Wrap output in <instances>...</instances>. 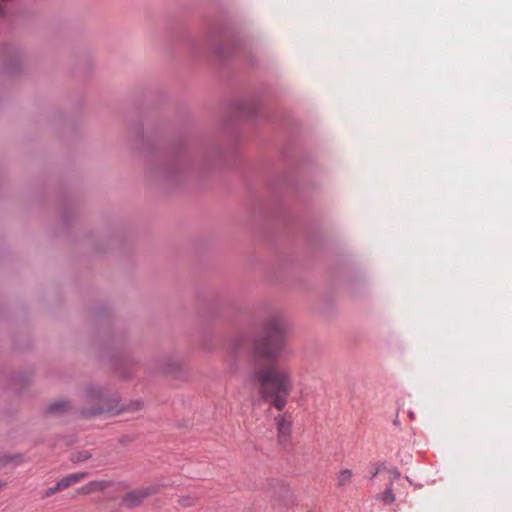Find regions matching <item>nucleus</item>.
I'll list each match as a JSON object with an SVG mask.
<instances>
[{
  "mask_svg": "<svg viewBox=\"0 0 512 512\" xmlns=\"http://www.w3.org/2000/svg\"><path fill=\"white\" fill-rule=\"evenodd\" d=\"M278 441L287 444L291 439L292 420L287 414H278L275 418Z\"/></svg>",
  "mask_w": 512,
  "mask_h": 512,
  "instance_id": "20e7f679",
  "label": "nucleus"
},
{
  "mask_svg": "<svg viewBox=\"0 0 512 512\" xmlns=\"http://www.w3.org/2000/svg\"><path fill=\"white\" fill-rule=\"evenodd\" d=\"M143 406V402L142 401H137L133 404V407L131 408L132 410H138L140 409L141 407Z\"/></svg>",
  "mask_w": 512,
  "mask_h": 512,
  "instance_id": "ddd939ff",
  "label": "nucleus"
},
{
  "mask_svg": "<svg viewBox=\"0 0 512 512\" xmlns=\"http://www.w3.org/2000/svg\"><path fill=\"white\" fill-rule=\"evenodd\" d=\"M86 400L96 405L90 411L87 412L88 415H96L105 411H109L113 408L110 404L109 395L103 391L101 388H90L86 391Z\"/></svg>",
  "mask_w": 512,
  "mask_h": 512,
  "instance_id": "7ed1b4c3",
  "label": "nucleus"
},
{
  "mask_svg": "<svg viewBox=\"0 0 512 512\" xmlns=\"http://www.w3.org/2000/svg\"><path fill=\"white\" fill-rule=\"evenodd\" d=\"M353 472L350 469H342L336 475L337 486L343 487L349 484L352 480Z\"/></svg>",
  "mask_w": 512,
  "mask_h": 512,
  "instance_id": "6e6552de",
  "label": "nucleus"
},
{
  "mask_svg": "<svg viewBox=\"0 0 512 512\" xmlns=\"http://www.w3.org/2000/svg\"><path fill=\"white\" fill-rule=\"evenodd\" d=\"M264 330L265 337L254 342L253 355L276 361L286 351V322L281 315H271L265 322Z\"/></svg>",
  "mask_w": 512,
  "mask_h": 512,
  "instance_id": "f03ea898",
  "label": "nucleus"
},
{
  "mask_svg": "<svg viewBox=\"0 0 512 512\" xmlns=\"http://www.w3.org/2000/svg\"><path fill=\"white\" fill-rule=\"evenodd\" d=\"M59 491H61V489H60V487H59V485L57 483L55 486L49 487L48 489H46L44 494H43V497L44 498L50 497V496L54 495L55 493H57Z\"/></svg>",
  "mask_w": 512,
  "mask_h": 512,
  "instance_id": "9b49d317",
  "label": "nucleus"
},
{
  "mask_svg": "<svg viewBox=\"0 0 512 512\" xmlns=\"http://www.w3.org/2000/svg\"><path fill=\"white\" fill-rule=\"evenodd\" d=\"M85 477H87V473H85V472L74 473L67 477L62 478L57 483L62 491L64 489L68 488L69 486L81 481Z\"/></svg>",
  "mask_w": 512,
  "mask_h": 512,
  "instance_id": "0eeeda50",
  "label": "nucleus"
},
{
  "mask_svg": "<svg viewBox=\"0 0 512 512\" xmlns=\"http://www.w3.org/2000/svg\"><path fill=\"white\" fill-rule=\"evenodd\" d=\"M90 454L88 452H80L77 455L73 456V461H86L90 458Z\"/></svg>",
  "mask_w": 512,
  "mask_h": 512,
  "instance_id": "f8f14e48",
  "label": "nucleus"
},
{
  "mask_svg": "<svg viewBox=\"0 0 512 512\" xmlns=\"http://www.w3.org/2000/svg\"><path fill=\"white\" fill-rule=\"evenodd\" d=\"M381 471V467H378L373 473L372 477H375Z\"/></svg>",
  "mask_w": 512,
  "mask_h": 512,
  "instance_id": "4468645a",
  "label": "nucleus"
},
{
  "mask_svg": "<svg viewBox=\"0 0 512 512\" xmlns=\"http://www.w3.org/2000/svg\"><path fill=\"white\" fill-rule=\"evenodd\" d=\"M105 487H106V482H104V481H91V482L87 483L86 485H84L80 489V493L88 494V493H91L96 490H101Z\"/></svg>",
  "mask_w": 512,
  "mask_h": 512,
  "instance_id": "1a4fd4ad",
  "label": "nucleus"
},
{
  "mask_svg": "<svg viewBox=\"0 0 512 512\" xmlns=\"http://www.w3.org/2000/svg\"><path fill=\"white\" fill-rule=\"evenodd\" d=\"M388 472L391 477L390 484L385 489V491L379 493L376 496V499L382 501L385 505L392 504L395 501V495L392 492V481H393V479H396L400 476V473L396 468H391L388 470Z\"/></svg>",
  "mask_w": 512,
  "mask_h": 512,
  "instance_id": "423d86ee",
  "label": "nucleus"
},
{
  "mask_svg": "<svg viewBox=\"0 0 512 512\" xmlns=\"http://www.w3.org/2000/svg\"><path fill=\"white\" fill-rule=\"evenodd\" d=\"M252 377L259 385L258 392L261 398L278 411H283L294 391L292 372L271 364L255 370Z\"/></svg>",
  "mask_w": 512,
  "mask_h": 512,
  "instance_id": "f257e3e1",
  "label": "nucleus"
},
{
  "mask_svg": "<svg viewBox=\"0 0 512 512\" xmlns=\"http://www.w3.org/2000/svg\"><path fill=\"white\" fill-rule=\"evenodd\" d=\"M66 406H67V403L64 401L55 402L49 407V411L50 412H59V411H62L63 408Z\"/></svg>",
  "mask_w": 512,
  "mask_h": 512,
  "instance_id": "9d476101",
  "label": "nucleus"
},
{
  "mask_svg": "<svg viewBox=\"0 0 512 512\" xmlns=\"http://www.w3.org/2000/svg\"><path fill=\"white\" fill-rule=\"evenodd\" d=\"M152 493L153 489L150 487L134 490L123 497L122 504L127 508H133L140 505Z\"/></svg>",
  "mask_w": 512,
  "mask_h": 512,
  "instance_id": "39448f33",
  "label": "nucleus"
}]
</instances>
